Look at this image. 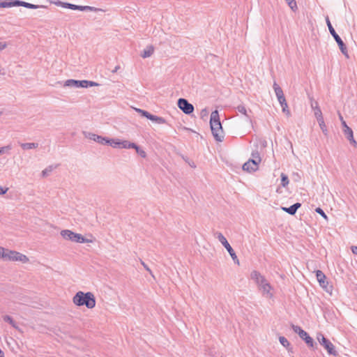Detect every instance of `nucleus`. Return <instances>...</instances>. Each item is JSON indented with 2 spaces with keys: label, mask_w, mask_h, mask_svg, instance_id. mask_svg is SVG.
<instances>
[{
  "label": "nucleus",
  "mask_w": 357,
  "mask_h": 357,
  "mask_svg": "<svg viewBox=\"0 0 357 357\" xmlns=\"http://www.w3.org/2000/svg\"><path fill=\"white\" fill-rule=\"evenodd\" d=\"M73 303L77 306H86L92 309L96 306V301L94 294L91 292L77 291L73 298Z\"/></svg>",
  "instance_id": "obj_1"
},
{
  "label": "nucleus",
  "mask_w": 357,
  "mask_h": 357,
  "mask_svg": "<svg viewBox=\"0 0 357 357\" xmlns=\"http://www.w3.org/2000/svg\"><path fill=\"white\" fill-rule=\"evenodd\" d=\"M210 126L214 139L217 142H222L224 139V132L218 110H214L211 114Z\"/></svg>",
  "instance_id": "obj_2"
},
{
  "label": "nucleus",
  "mask_w": 357,
  "mask_h": 357,
  "mask_svg": "<svg viewBox=\"0 0 357 357\" xmlns=\"http://www.w3.org/2000/svg\"><path fill=\"white\" fill-rule=\"evenodd\" d=\"M326 22L327 26L328 28L329 32L331 34V36L333 37L334 40L336 41L341 52L347 57L349 58L347 47L345 45V43L343 42L342 38L340 37V36L336 33L335 29L332 26L331 21L328 18V17H326Z\"/></svg>",
  "instance_id": "obj_3"
},
{
  "label": "nucleus",
  "mask_w": 357,
  "mask_h": 357,
  "mask_svg": "<svg viewBox=\"0 0 357 357\" xmlns=\"http://www.w3.org/2000/svg\"><path fill=\"white\" fill-rule=\"evenodd\" d=\"M3 252L4 254H3L1 258L6 260H10L13 261H19L22 263H27L29 261V258L25 255L15 250H10L4 248Z\"/></svg>",
  "instance_id": "obj_4"
},
{
  "label": "nucleus",
  "mask_w": 357,
  "mask_h": 357,
  "mask_svg": "<svg viewBox=\"0 0 357 357\" xmlns=\"http://www.w3.org/2000/svg\"><path fill=\"white\" fill-rule=\"evenodd\" d=\"M61 236L66 240H70L73 242L75 243H89L91 242V240L86 238L80 234L75 233L71 230L64 229L61 231Z\"/></svg>",
  "instance_id": "obj_5"
},
{
  "label": "nucleus",
  "mask_w": 357,
  "mask_h": 357,
  "mask_svg": "<svg viewBox=\"0 0 357 357\" xmlns=\"http://www.w3.org/2000/svg\"><path fill=\"white\" fill-rule=\"evenodd\" d=\"M317 339L319 341V344L322 345L324 347V349L327 351L329 355H337V352L335 349V346L322 333H317Z\"/></svg>",
  "instance_id": "obj_6"
},
{
  "label": "nucleus",
  "mask_w": 357,
  "mask_h": 357,
  "mask_svg": "<svg viewBox=\"0 0 357 357\" xmlns=\"http://www.w3.org/2000/svg\"><path fill=\"white\" fill-rule=\"evenodd\" d=\"M217 238L222 243V245L225 248L229 254L230 255L231 259H233L235 264H239V260L234 252V249L231 248L230 244L228 243L227 238L224 236V235L220 232H217L215 234Z\"/></svg>",
  "instance_id": "obj_7"
},
{
  "label": "nucleus",
  "mask_w": 357,
  "mask_h": 357,
  "mask_svg": "<svg viewBox=\"0 0 357 357\" xmlns=\"http://www.w3.org/2000/svg\"><path fill=\"white\" fill-rule=\"evenodd\" d=\"M63 8L71 9L74 10H80V11H93V12H99V11H104L102 8H98L90 6H79L73 4L68 2H64L63 5Z\"/></svg>",
  "instance_id": "obj_8"
},
{
  "label": "nucleus",
  "mask_w": 357,
  "mask_h": 357,
  "mask_svg": "<svg viewBox=\"0 0 357 357\" xmlns=\"http://www.w3.org/2000/svg\"><path fill=\"white\" fill-rule=\"evenodd\" d=\"M135 110L138 114H139L142 117H145L147 119L151 120L153 122H155L158 124L167 123L166 120L163 117L153 115V114L149 113V112L142 109H139V108H135Z\"/></svg>",
  "instance_id": "obj_9"
},
{
  "label": "nucleus",
  "mask_w": 357,
  "mask_h": 357,
  "mask_svg": "<svg viewBox=\"0 0 357 357\" xmlns=\"http://www.w3.org/2000/svg\"><path fill=\"white\" fill-rule=\"evenodd\" d=\"M177 105L185 114H190L194 112V106L185 98H180L177 101Z\"/></svg>",
  "instance_id": "obj_10"
},
{
  "label": "nucleus",
  "mask_w": 357,
  "mask_h": 357,
  "mask_svg": "<svg viewBox=\"0 0 357 357\" xmlns=\"http://www.w3.org/2000/svg\"><path fill=\"white\" fill-rule=\"evenodd\" d=\"M258 287L259 289L262 291L264 295H266V296L270 298L273 297V294L271 292L272 287L266 279H264L263 282H260Z\"/></svg>",
  "instance_id": "obj_11"
},
{
  "label": "nucleus",
  "mask_w": 357,
  "mask_h": 357,
  "mask_svg": "<svg viewBox=\"0 0 357 357\" xmlns=\"http://www.w3.org/2000/svg\"><path fill=\"white\" fill-rule=\"evenodd\" d=\"M85 80L67 79L63 86L73 88H85Z\"/></svg>",
  "instance_id": "obj_12"
},
{
  "label": "nucleus",
  "mask_w": 357,
  "mask_h": 357,
  "mask_svg": "<svg viewBox=\"0 0 357 357\" xmlns=\"http://www.w3.org/2000/svg\"><path fill=\"white\" fill-rule=\"evenodd\" d=\"M252 158H250L246 162H245V167L246 168H248L249 167V165L250 162L252 163V165H254V167L255 168H258V165H259V163L261 162V157H260V154L259 153L258 151H253L252 153Z\"/></svg>",
  "instance_id": "obj_13"
},
{
  "label": "nucleus",
  "mask_w": 357,
  "mask_h": 357,
  "mask_svg": "<svg viewBox=\"0 0 357 357\" xmlns=\"http://www.w3.org/2000/svg\"><path fill=\"white\" fill-rule=\"evenodd\" d=\"M236 110L238 111L239 113L243 114L245 118H246V120L249 122H252V119H251V116L250 115L249 113H252V111L250 109H249V111L248 112L245 106L243 105V104H241V105H238V106H236L235 107Z\"/></svg>",
  "instance_id": "obj_14"
},
{
  "label": "nucleus",
  "mask_w": 357,
  "mask_h": 357,
  "mask_svg": "<svg viewBox=\"0 0 357 357\" xmlns=\"http://www.w3.org/2000/svg\"><path fill=\"white\" fill-rule=\"evenodd\" d=\"M301 206V204L299 202H296L289 207L281 206V209L289 213V215H294L296 214L297 210Z\"/></svg>",
  "instance_id": "obj_15"
},
{
  "label": "nucleus",
  "mask_w": 357,
  "mask_h": 357,
  "mask_svg": "<svg viewBox=\"0 0 357 357\" xmlns=\"http://www.w3.org/2000/svg\"><path fill=\"white\" fill-rule=\"evenodd\" d=\"M316 113V119L319 123V127L321 129L323 133L326 136L328 135V130L326 128V126L324 123V117L322 116V113H319V111Z\"/></svg>",
  "instance_id": "obj_16"
},
{
  "label": "nucleus",
  "mask_w": 357,
  "mask_h": 357,
  "mask_svg": "<svg viewBox=\"0 0 357 357\" xmlns=\"http://www.w3.org/2000/svg\"><path fill=\"white\" fill-rule=\"evenodd\" d=\"M300 337L305 342V344L310 348H314V346H317V343L314 341L312 337H311L306 331H305L304 335H301Z\"/></svg>",
  "instance_id": "obj_17"
},
{
  "label": "nucleus",
  "mask_w": 357,
  "mask_h": 357,
  "mask_svg": "<svg viewBox=\"0 0 357 357\" xmlns=\"http://www.w3.org/2000/svg\"><path fill=\"white\" fill-rule=\"evenodd\" d=\"M250 278L254 280L258 285L260 282H263V280L266 279L259 272L257 271H252L250 274Z\"/></svg>",
  "instance_id": "obj_18"
},
{
  "label": "nucleus",
  "mask_w": 357,
  "mask_h": 357,
  "mask_svg": "<svg viewBox=\"0 0 357 357\" xmlns=\"http://www.w3.org/2000/svg\"><path fill=\"white\" fill-rule=\"evenodd\" d=\"M154 52V47L153 45L147 46L146 49H144L142 53L140 54V56L145 59L150 57Z\"/></svg>",
  "instance_id": "obj_19"
},
{
  "label": "nucleus",
  "mask_w": 357,
  "mask_h": 357,
  "mask_svg": "<svg viewBox=\"0 0 357 357\" xmlns=\"http://www.w3.org/2000/svg\"><path fill=\"white\" fill-rule=\"evenodd\" d=\"M316 278L319 283L324 284V282L327 280L326 275L320 270H317L315 271Z\"/></svg>",
  "instance_id": "obj_20"
},
{
  "label": "nucleus",
  "mask_w": 357,
  "mask_h": 357,
  "mask_svg": "<svg viewBox=\"0 0 357 357\" xmlns=\"http://www.w3.org/2000/svg\"><path fill=\"white\" fill-rule=\"evenodd\" d=\"M122 140L119 139H111L109 138V142H107V145L111 146L113 148H121V142Z\"/></svg>",
  "instance_id": "obj_21"
},
{
  "label": "nucleus",
  "mask_w": 357,
  "mask_h": 357,
  "mask_svg": "<svg viewBox=\"0 0 357 357\" xmlns=\"http://www.w3.org/2000/svg\"><path fill=\"white\" fill-rule=\"evenodd\" d=\"M121 147L123 149H134L135 147H137V144L130 142L128 140H122L121 142Z\"/></svg>",
  "instance_id": "obj_22"
},
{
  "label": "nucleus",
  "mask_w": 357,
  "mask_h": 357,
  "mask_svg": "<svg viewBox=\"0 0 357 357\" xmlns=\"http://www.w3.org/2000/svg\"><path fill=\"white\" fill-rule=\"evenodd\" d=\"M319 285L328 293L332 294V291L333 289V285L330 284L328 280H326L324 284L320 283Z\"/></svg>",
  "instance_id": "obj_23"
},
{
  "label": "nucleus",
  "mask_w": 357,
  "mask_h": 357,
  "mask_svg": "<svg viewBox=\"0 0 357 357\" xmlns=\"http://www.w3.org/2000/svg\"><path fill=\"white\" fill-rule=\"evenodd\" d=\"M3 320L5 322H8V324H10L13 328H15L16 329H19L18 326H17L16 322L13 320V319L10 316H9V315L3 316Z\"/></svg>",
  "instance_id": "obj_24"
},
{
  "label": "nucleus",
  "mask_w": 357,
  "mask_h": 357,
  "mask_svg": "<svg viewBox=\"0 0 357 357\" xmlns=\"http://www.w3.org/2000/svg\"><path fill=\"white\" fill-rule=\"evenodd\" d=\"M22 6L24 7V8H29V9H37L38 8H47V6H45L35 5V4H33V3H28V2H25V1L22 2Z\"/></svg>",
  "instance_id": "obj_25"
},
{
  "label": "nucleus",
  "mask_w": 357,
  "mask_h": 357,
  "mask_svg": "<svg viewBox=\"0 0 357 357\" xmlns=\"http://www.w3.org/2000/svg\"><path fill=\"white\" fill-rule=\"evenodd\" d=\"M56 167L57 165H55L54 167L53 165L48 166L44 170L42 171V176L47 177L50 174V173L53 171L54 169L56 168Z\"/></svg>",
  "instance_id": "obj_26"
},
{
  "label": "nucleus",
  "mask_w": 357,
  "mask_h": 357,
  "mask_svg": "<svg viewBox=\"0 0 357 357\" xmlns=\"http://www.w3.org/2000/svg\"><path fill=\"white\" fill-rule=\"evenodd\" d=\"M38 146V143H22L21 144V147L24 150L36 149Z\"/></svg>",
  "instance_id": "obj_27"
},
{
  "label": "nucleus",
  "mask_w": 357,
  "mask_h": 357,
  "mask_svg": "<svg viewBox=\"0 0 357 357\" xmlns=\"http://www.w3.org/2000/svg\"><path fill=\"white\" fill-rule=\"evenodd\" d=\"M279 341L280 342V344L284 347L285 348H287L289 351L290 349H291L292 348H289L290 347V343L287 340V339L286 337H284V336H280L279 337Z\"/></svg>",
  "instance_id": "obj_28"
},
{
  "label": "nucleus",
  "mask_w": 357,
  "mask_h": 357,
  "mask_svg": "<svg viewBox=\"0 0 357 357\" xmlns=\"http://www.w3.org/2000/svg\"><path fill=\"white\" fill-rule=\"evenodd\" d=\"M273 89L277 97L281 96L284 94L282 88L275 82L273 83Z\"/></svg>",
  "instance_id": "obj_29"
},
{
  "label": "nucleus",
  "mask_w": 357,
  "mask_h": 357,
  "mask_svg": "<svg viewBox=\"0 0 357 357\" xmlns=\"http://www.w3.org/2000/svg\"><path fill=\"white\" fill-rule=\"evenodd\" d=\"M291 327L294 332L297 333L299 335V337L301 336V335H304L305 331L302 329L301 327L294 325L293 324L291 325Z\"/></svg>",
  "instance_id": "obj_30"
},
{
  "label": "nucleus",
  "mask_w": 357,
  "mask_h": 357,
  "mask_svg": "<svg viewBox=\"0 0 357 357\" xmlns=\"http://www.w3.org/2000/svg\"><path fill=\"white\" fill-rule=\"evenodd\" d=\"M343 132L347 139L354 137L353 130L350 127H347L344 128Z\"/></svg>",
  "instance_id": "obj_31"
},
{
  "label": "nucleus",
  "mask_w": 357,
  "mask_h": 357,
  "mask_svg": "<svg viewBox=\"0 0 357 357\" xmlns=\"http://www.w3.org/2000/svg\"><path fill=\"white\" fill-rule=\"evenodd\" d=\"M96 142L100 144H107V142H109V137L97 135Z\"/></svg>",
  "instance_id": "obj_32"
},
{
  "label": "nucleus",
  "mask_w": 357,
  "mask_h": 357,
  "mask_svg": "<svg viewBox=\"0 0 357 357\" xmlns=\"http://www.w3.org/2000/svg\"><path fill=\"white\" fill-rule=\"evenodd\" d=\"M281 185L282 187H286L288 184H289V178L287 176V175H286L284 173H282L281 174Z\"/></svg>",
  "instance_id": "obj_33"
},
{
  "label": "nucleus",
  "mask_w": 357,
  "mask_h": 357,
  "mask_svg": "<svg viewBox=\"0 0 357 357\" xmlns=\"http://www.w3.org/2000/svg\"><path fill=\"white\" fill-rule=\"evenodd\" d=\"M288 6L293 11H296L298 9L297 3L296 0H285Z\"/></svg>",
  "instance_id": "obj_34"
},
{
  "label": "nucleus",
  "mask_w": 357,
  "mask_h": 357,
  "mask_svg": "<svg viewBox=\"0 0 357 357\" xmlns=\"http://www.w3.org/2000/svg\"><path fill=\"white\" fill-rule=\"evenodd\" d=\"M254 167H255V166H254V165H252V162H250V165H249L248 168H246V167H245V163L243 164V169L244 171L248 172H255L258 168H255Z\"/></svg>",
  "instance_id": "obj_35"
},
{
  "label": "nucleus",
  "mask_w": 357,
  "mask_h": 357,
  "mask_svg": "<svg viewBox=\"0 0 357 357\" xmlns=\"http://www.w3.org/2000/svg\"><path fill=\"white\" fill-rule=\"evenodd\" d=\"M312 109L314 110V116H316V113L319 111V113H322L320 107L318 105V102L314 101L311 102Z\"/></svg>",
  "instance_id": "obj_36"
},
{
  "label": "nucleus",
  "mask_w": 357,
  "mask_h": 357,
  "mask_svg": "<svg viewBox=\"0 0 357 357\" xmlns=\"http://www.w3.org/2000/svg\"><path fill=\"white\" fill-rule=\"evenodd\" d=\"M84 136L91 139V140H93L94 142L96 141V136L97 135L96 134H94V133H91V132H84Z\"/></svg>",
  "instance_id": "obj_37"
},
{
  "label": "nucleus",
  "mask_w": 357,
  "mask_h": 357,
  "mask_svg": "<svg viewBox=\"0 0 357 357\" xmlns=\"http://www.w3.org/2000/svg\"><path fill=\"white\" fill-rule=\"evenodd\" d=\"M134 149H135L137 153L139 154L142 158H146V152L144 150H142L137 144V147H135Z\"/></svg>",
  "instance_id": "obj_38"
},
{
  "label": "nucleus",
  "mask_w": 357,
  "mask_h": 357,
  "mask_svg": "<svg viewBox=\"0 0 357 357\" xmlns=\"http://www.w3.org/2000/svg\"><path fill=\"white\" fill-rule=\"evenodd\" d=\"M12 7L11 0H6L3 1H0V8H10Z\"/></svg>",
  "instance_id": "obj_39"
},
{
  "label": "nucleus",
  "mask_w": 357,
  "mask_h": 357,
  "mask_svg": "<svg viewBox=\"0 0 357 357\" xmlns=\"http://www.w3.org/2000/svg\"><path fill=\"white\" fill-rule=\"evenodd\" d=\"M282 109V112L287 114V116H290L291 113L290 111L288 109V105L286 102H284L283 104L280 105Z\"/></svg>",
  "instance_id": "obj_40"
},
{
  "label": "nucleus",
  "mask_w": 357,
  "mask_h": 357,
  "mask_svg": "<svg viewBox=\"0 0 357 357\" xmlns=\"http://www.w3.org/2000/svg\"><path fill=\"white\" fill-rule=\"evenodd\" d=\"M182 158L185 160V162H187L191 167L192 168H195L196 167V165L195 163L192 161V160H190L187 156H184V155H182Z\"/></svg>",
  "instance_id": "obj_41"
},
{
  "label": "nucleus",
  "mask_w": 357,
  "mask_h": 357,
  "mask_svg": "<svg viewBox=\"0 0 357 357\" xmlns=\"http://www.w3.org/2000/svg\"><path fill=\"white\" fill-rule=\"evenodd\" d=\"M315 211H316V213L319 214L321 216H322L324 219L328 220V216L326 215V214L325 213V212L324 211V210L322 208H321L320 207H317L315 209Z\"/></svg>",
  "instance_id": "obj_42"
},
{
  "label": "nucleus",
  "mask_w": 357,
  "mask_h": 357,
  "mask_svg": "<svg viewBox=\"0 0 357 357\" xmlns=\"http://www.w3.org/2000/svg\"><path fill=\"white\" fill-rule=\"evenodd\" d=\"M85 88L91 87V86H99L100 84L97 82H95L93 81H89L85 80Z\"/></svg>",
  "instance_id": "obj_43"
},
{
  "label": "nucleus",
  "mask_w": 357,
  "mask_h": 357,
  "mask_svg": "<svg viewBox=\"0 0 357 357\" xmlns=\"http://www.w3.org/2000/svg\"><path fill=\"white\" fill-rule=\"evenodd\" d=\"M338 116H339L340 121H341V124H342L343 129L347 127H349L347 126L346 121L344 120L343 116H342V114L340 112H338Z\"/></svg>",
  "instance_id": "obj_44"
},
{
  "label": "nucleus",
  "mask_w": 357,
  "mask_h": 357,
  "mask_svg": "<svg viewBox=\"0 0 357 357\" xmlns=\"http://www.w3.org/2000/svg\"><path fill=\"white\" fill-rule=\"evenodd\" d=\"M23 1L20 0H11L12 7L13 6H22Z\"/></svg>",
  "instance_id": "obj_45"
},
{
  "label": "nucleus",
  "mask_w": 357,
  "mask_h": 357,
  "mask_svg": "<svg viewBox=\"0 0 357 357\" xmlns=\"http://www.w3.org/2000/svg\"><path fill=\"white\" fill-rule=\"evenodd\" d=\"M279 102L280 105L283 104L284 102H286V98L284 97V95L283 94L282 96H279V97H277Z\"/></svg>",
  "instance_id": "obj_46"
},
{
  "label": "nucleus",
  "mask_w": 357,
  "mask_h": 357,
  "mask_svg": "<svg viewBox=\"0 0 357 357\" xmlns=\"http://www.w3.org/2000/svg\"><path fill=\"white\" fill-rule=\"evenodd\" d=\"M348 140L349 141L350 144L351 145H353L354 146L356 147L357 146V142L354 139V137H351V138H349L348 139Z\"/></svg>",
  "instance_id": "obj_47"
},
{
  "label": "nucleus",
  "mask_w": 357,
  "mask_h": 357,
  "mask_svg": "<svg viewBox=\"0 0 357 357\" xmlns=\"http://www.w3.org/2000/svg\"><path fill=\"white\" fill-rule=\"evenodd\" d=\"M8 188H3L1 186H0V195H3L4 194H6L8 191Z\"/></svg>",
  "instance_id": "obj_48"
},
{
  "label": "nucleus",
  "mask_w": 357,
  "mask_h": 357,
  "mask_svg": "<svg viewBox=\"0 0 357 357\" xmlns=\"http://www.w3.org/2000/svg\"><path fill=\"white\" fill-rule=\"evenodd\" d=\"M9 146H3L0 148V155L5 153L6 150H9Z\"/></svg>",
  "instance_id": "obj_49"
},
{
  "label": "nucleus",
  "mask_w": 357,
  "mask_h": 357,
  "mask_svg": "<svg viewBox=\"0 0 357 357\" xmlns=\"http://www.w3.org/2000/svg\"><path fill=\"white\" fill-rule=\"evenodd\" d=\"M7 47V44L6 43L0 42V51L4 50Z\"/></svg>",
  "instance_id": "obj_50"
},
{
  "label": "nucleus",
  "mask_w": 357,
  "mask_h": 357,
  "mask_svg": "<svg viewBox=\"0 0 357 357\" xmlns=\"http://www.w3.org/2000/svg\"><path fill=\"white\" fill-rule=\"evenodd\" d=\"M351 250L354 255H357V246H351Z\"/></svg>",
  "instance_id": "obj_51"
},
{
  "label": "nucleus",
  "mask_w": 357,
  "mask_h": 357,
  "mask_svg": "<svg viewBox=\"0 0 357 357\" xmlns=\"http://www.w3.org/2000/svg\"><path fill=\"white\" fill-rule=\"evenodd\" d=\"M63 3H64V2L59 1V0L57 1L54 2L55 5L58 6H61L62 8H63Z\"/></svg>",
  "instance_id": "obj_52"
},
{
  "label": "nucleus",
  "mask_w": 357,
  "mask_h": 357,
  "mask_svg": "<svg viewBox=\"0 0 357 357\" xmlns=\"http://www.w3.org/2000/svg\"><path fill=\"white\" fill-rule=\"evenodd\" d=\"M142 265L144 266V267L145 268V269L146 271H148L150 273H151V271L150 270V268L148 267L147 265H146L144 262L142 263Z\"/></svg>",
  "instance_id": "obj_53"
},
{
  "label": "nucleus",
  "mask_w": 357,
  "mask_h": 357,
  "mask_svg": "<svg viewBox=\"0 0 357 357\" xmlns=\"http://www.w3.org/2000/svg\"><path fill=\"white\" fill-rule=\"evenodd\" d=\"M3 250H4V248H2V247H0V257L1 258L3 254H4L3 252Z\"/></svg>",
  "instance_id": "obj_54"
},
{
  "label": "nucleus",
  "mask_w": 357,
  "mask_h": 357,
  "mask_svg": "<svg viewBox=\"0 0 357 357\" xmlns=\"http://www.w3.org/2000/svg\"><path fill=\"white\" fill-rule=\"evenodd\" d=\"M0 357H4V353L1 349H0Z\"/></svg>",
  "instance_id": "obj_55"
},
{
  "label": "nucleus",
  "mask_w": 357,
  "mask_h": 357,
  "mask_svg": "<svg viewBox=\"0 0 357 357\" xmlns=\"http://www.w3.org/2000/svg\"><path fill=\"white\" fill-rule=\"evenodd\" d=\"M119 68H120V67H119V66H116V67H115V68H114V70H112V73H116V72L118 70V69H119Z\"/></svg>",
  "instance_id": "obj_56"
}]
</instances>
